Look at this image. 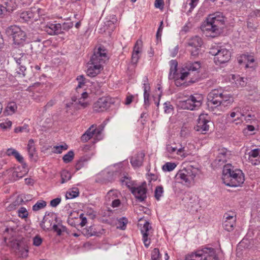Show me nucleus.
I'll return each instance as SVG.
<instances>
[{
  "label": "nucleus",
  "instance_id": "26",
  "mask_svg": "<svg viewBox=\"0 0 260 260\" xmlns=\"http://www.w3.org/2000/svg\"><path fill=\"white\" fill-rule=\"evenodd\" d=\"M27 36L29 39L34 42H40L42 41V37L39 35L36 29H33L31 28L27 29Z\"/></svg>",
  "mask_w": 260,
  "mask_h": 260
},
{
  "label": "nucleus",
  "instance_id": "29",
  "mask_svg": "<svg viewBox=\"0 0 260 260\" xmlns=\"http://www.w3.org/2000/svg\"><path fill=\"white\" fill-rule=\"evenodd\" d=\"M1 2L2 6L9 12H12L16 8V0H1Z\"/></svg>",
  "mask_w": 260,
  "mask_h": 260
},
{
  "label": "nucleus",
  "instance_id": "43",
  "mask_svg": "<svg viewBox=\"0 0 260 260\" xmlns=\"http://www.w3.org/2000/svg\"><path fill=\"white\" fill-rule=\"evenodd\" d=\"M74 151L73 150H70L63 156L62 159L65 163H69L72 161L74 158Z\"/></svg>",
  "mask_w": 260,
  "mask_h": 260
},
{
  "label": "nucleus",
  "instance_id": "37",
  "mask_svg": "<svg viewBox=\"0 0 260 260\" xmlns=\"http://www.w3.org/2000/svg\"><path fill=\"white\" fill-rule=\"evenodd\" d=\"M61 183H64L71 179L72 175L71 173L66 170H63L61 172Z\"/></svg>",
  "mask_w": 260,
  "mask_h": 260
},
{
  "label": "nucleus",
  "instance_id": "34",
  "mask_svg": "<svg viewBox=\"0 0 260 260\" xmlns=\"http://www.w3.org/2000/svg\"><path fill=\"white\" fill-rule=\"evenodd\" d=\"M27 151L30 158L32 159L36 154V148L34 146V141L30 139L27 144Z\"/></svg>",
  "mask_w": 260,
  "mask_h": 260
},
{
  "label": "nucleus",
  "instance_id": "24",
  "mask_svg": "<svg viewBox=\"0 0 260 260\" xmlns=\"http://www.w3.org/2000/svg\"><path fill=\"white\" fill-rule=\"evenodd\" d=\"M192 105L194 107V110L198 109L202 104L203 96L201 94L196 93L189 97Z\"/></svg>",
  "mask_w": 260,
  "mask_h": 260
},
{
  "label": "nucleus",
  "instance_id": "48",
  "mask_svg": "<svg viewBox=\"0 0 260 260\" xmlns=\"http://www.w3.org/2000/svg\"><path fill=\"white\" fill-rule=\"evenodd\" d=\"M148 78L146 76H145L143 78V88H144V94H149V92L150 89V87L149 84L148 83Z\"/></svg>",
  "mask_w": 260,
  "mask_h": 260
},
{
  "label": "nucleus",
  "instance_id": "23",
  "mask_svg": "<svg viewBox=\"0 0 260 260\" xmlns=\"http://www.w3.org/2000/svg\"><path fill=\"white\" fill-rule=\"evenodd\" d=\"M241 57L242 60L247 61L245 66L246 68L255 69L257 67V63L255 61L254 56L248 54H243L241 56Z\"/></svg>",
  "mask_w": 260,
  "mask_h": 260
},
{
  "label": "nucleus",
  "instance_id": "25",
  "mask_svg": "<svg viewBox=\"0 0 260 260\" xmlns=\"http://www.w3.org/2000/svg\"><path fill=\"white\" fill-rule=\"evenodd\" d=\"M249 159L254 165L260 164V149H255L249 153Z\"/></svg>",
  "mask_w": 260,
  "mask_h": 260
},
{
  "label": "nucleus",
  "instance_id": "13",
  "mask_svg": "<svg viewBox=\"0 0 260 260\" xmlns=\"http://www.w3.org/2000/svg\"><path fill=\"white\" fill-rule=\"evenodd\" d=\"M146 185V183L144 182L142 185L137 187H133L131 188L132 193L135 196L136 198L141 202L144 201L147 197V189L145 187Z\"/></svg>",
  "mask_w": 260,
  "mask_h": 260
},
{
  "label": "nucleus",
  "instance_id": "41",
  "mask_svg": "<svg viewBox=\"0 0 260 260\" xmlns=\"http://www.w3.org/2000/svg\"><path fill=\"white\" fill-rule=\"evenodd\" d=\"M46 205V202L44 201H38L32 206V210L34 211H39L45 207Z\"/></svg>",
  "mask_w": 260,
  "mask_h": 260
},
{
  "label": "nucleus",
  "instance_id": "40",
  "mask_svg": "<svg viewBox=\"0 0 260 260\" xmlns=\"http://www.w3.org/2000/svg\"><path fill=\"white\" fill-rule=\"evenodd\" d=\"M99 232H98L95 230V228L94 226H90L88 229H86L85 235L88 237H91L92 236H99Z\"/></svg>",
  "mask_w": 260,
  "mask_h": 260
},
{
  "label": "nucleus",
  "instance_id": "61",
  "mask_svg": "<svg viewBox=\"0 0 260 260\" xmlns=\"http://www.w3.org/2000/svg\"><path fill=\"white\" fill-rule=\"evenodd\" d=\"M61 202V198H56L50 202V205L53 207H56Z\"/></svg>",
  "mask_w": 260,
  "mask_h": 260
},
{
  "label": "nucleus",
  "instance_id": "36",
  "mask_svg": "<svg viewBox=\"0 0 260 260\" xmlns=\"http://www.w3.org/2000/svg\"><path fill=\"white\" fill-rule=\"evenodd\" d=\"M167 150L168 152L170 153H174L175 152H177L176 153L178 155H182V152L185 151L184 147H181L179 149H177L175 147H173L170 145H168L167 146Z\"/></svg>",
  "mask_w": 260,
  "mask_h": 260
},
{
  "label": "nucleus",
  "instance_id": "22",
  "mask_svg": "<svg viewBox=\"0 0 260 260\" xmlns=\"http://www.w3.org/2000/svg\"><path fill=\"white\" fill-rule=\"evenodd\" d=\"M142 46V41L139 40H138L134 47L133 52L132 55V62L134 64L137 63L139 60V53L141 52Z\"/></svg>",
  "mask_w": 260,
  "mask_h": 260
},
{
  "label": "nucleus",
  "instance_id": "51",
  "mask_svg": "<svg viewBox=\"0 0 260 260\" xmlns=\"http://www.w3.org/2000/svg\"><path fill=\"white\" fill-rule=\"evenodd\" d=\"M160 254L158 248H154L151 253V260H159Z\"/></svg>",
  "mask_w": 260,
  "mask_h": 260
},
{
  "label": "nucleus",
  "instance_id": "44",
  "mask_svg": "<svg viewBox=\"0 0 260 260\" xmlns=\"http://www.w3.org/2000/svg\"><path fill=\"white\" fill-rule=\"evenodd\" d=\"M163 192L164 189L162 186H157L156 187L154 191V197L157 201H159L160 200V198L162 196Z\"/></svg>",
  "mask_w": 260,
  "mask_h": 260
},
{
  "label": "nucleus",
  "instance_id": "4",
  "mask_svg": "<svg viewBox=\"0 0 260 260\" xmlns=\"http://www.w3.org/2000/svg\"><path fill=\"white\" fill-rule=\"evenodd\" d=\"M6 34L12 38L14 43L18 46L23 45L26 38V34L20 27L11 25L6 29Z\"/></svg>",
  "mask_w": 260,
  "mask_h": 260
},
{
  "label": "nucleus",
  "instance_id": "42",
  "mask_svg": "<svg viewBox=\"0 0 260 260\" xmlns=\"http://www.w3.org/2000/svg\"><path fill=\"white\" fill-rule=\"evenodd\" d=\"M128 220L126 218L123 217L118 220L117 228L124 230L126 228Z\"/></svg>",
  "mask_w": 260,
  "mask_h": 260
},
{
  "label": "nucleus",
  "instance_id": "60",
  "mask_svg": "<svg viewBox=\"0 0 260 260\" xmlns=\"http://www.w3.org/2000/svg\"><path fill=\"white\" fill-rule=\"evenodd\" d=\"M163 21H161L160 23V25L159 26V27L157 29V32H156V39L158 40L159 38H160L161 37V32H162V28H163Z\"/></svg>",
  "mask_w": 260,
  "mask_h": 260
},
{
  "label": "nucleus",
  "instance_id": "6",
  "mask_svg": "<svg viewBox=\"0 0 260 260\" xmlns=\"http://www.w3.org/2000/svg\"><path fill=\"white\" fill-rule=\"evenodd\" d=\"M213 125L210 117L207 114L202 113L198 118V122L194 129L196 131L205 134L209 130V128Z\"/></svg>",
  "mask_w": 260,
  "mask_h": 260
},
{
  "label": "nucleus",
  "instance_id": "57",
  "mask_svg": "<svg viewBox=\"0 0 260 260\" xmlns=\"http://www.w3.org/2000/svg\"><path fill=\"white\" fill-rule=\"evenodd\" d=\"M117 21V19L116 18L115 15H112L111 19L107 20L106 22H105V24L106 26H111V25H113Z\"/></svg>",
  "mask_w": 260,
  "mask_h": 260
},
{
  "label": "nucleus",
  "instance_id": "9",
  "mask_svg": "<svg viewBox=\"0 0 260 260\" xmlns=\"http://www.w3.org/2000/svg\"><path fill=\"white\" fill-rule=\"evenodd\" d=\"M202 44V40L199 36H194L189 40L188 45L191 47L190 52L193 58H196L199 54Z\"/></svg>",
  "mask_w": 260,
  "mask_h": 260
},
{
  "label": "nucleus",
  "instance_id": "18",
  "mask_svg": "<svg viewBox=\"0 0 260 260\" xmlns=\"http://www.w3.org/2000/svg\"><path fill=\"white\" fill-rule=\"evenodd\" d=\"M151 229L152 227L148 221H146L141 229V232L143 235V242L146 247H148L150 244V240L148 239V237Z\"/></svg>",
  "mask_w": 260,
  "mask_h": 260
},
{
  "label": "nucleus",
  "instance_id": "31",
  "mask_svg": "<svg viewBox=\"0 0 260 260\" xmlns=\"http://www.w3.org/2000/svg\"><path fill=\"white\" fill-rule=\"evenodd\" d=\"M214 98H224V94L222 92L221 89H214L212 90L207 95V99L213 100Z\"/></svg>",
  "mask_w": 260,
  "mask_h": 260
},
{
  "label": "nucleus",
  "instance_id": "46",
  "mask_svg": "<svg viewBox=\"0 0 260 260\" xmlns=\"http://www.w3.org/2000/svg\"><path fill=\"white\" fill-rule=\"evenodd\" d=\"M81 98L78 99L77 102L76 103H72V105H74L75 108L77 109H80L81 107L82 108H86L88 105L87 102H83L81 101Z\"/></svg>",
  "mask_w": 260,
  "mask_h": 260
},
{
  "label": "nucleus",
  "instance_id": "15",
  "mask_svg": "<svg viewBox=\"0 0 260 260\" xmlns=\"http://www.w3.org/2000/svg\"><path fill=\"white\" fill-rule=\"evenodd\" d=\"M231 52L225 49L220 48L219 51L216 57H214V60L216 64H221L228 62L231 58Z\"/></svg>",
  "mask_w": 260,
  "mask_h": 260
},
{
  "label": "nucleus",
  "instance_id": "21",
  "mask_svg": "<svg viewBox=\"0 0 260 260\" xmlns=\"http://www.w3.org/2000/svg\"><path fill=\"white\" fill-rule=\"evenodd\" d=\"M145 154L140 152L132 156L131 158V164L134 168H139L143 162Z\"/></svg>",
  "mask_w": 260,
  "mask_h": 260
},
{
  "label": "nucleus",
  "instance_id": "39",
  "mask_svg": "<svg viewBox=\"0 0 260 260\" xmlns=\"http://www.w3.org/2000/svg\"><path fill=\"white\" fill-rule=\"evenodd\" d=\"M79 190L77 188H74L72 190H69L67 192L66 197L67 199H72L77 197L79 196Z\"/></svg>",
  "mask_w": 260,
  "mask_h": 260
},
{
  "label": "nucleus",
  "instance_id": "59",
  "mask_svg": "<svg viewBox=\"0 0 260 260\" xmlns=\"http://www.w3.org/2000/svg\"><path fill=\"white\" fill-rule=\"evenodd\" d=\"M12 125V122L10 120L0 123V126L3 129H7Z\"/></svg>",
  "mask_w": 260,
  "mask_h": 260
},
{
  "label": "nucleus",
  "instance_id": "49",
  "mask_svg": "<svg viewBox=\"0 0 260 260\" xmlns=\"http://www.w3.org/2000/svg\"><path fill=\"white\" fill-rule=\"evenodd\" d=\"M68 148V146L67 144L59 145V146H55L53 147L54 151L53 152L55 153H61L63 150H67Z\"/></svg>",
  "mask_w": 260,
  "mask_h": 260
},
{
  "label": "nucleus",
  "instance_id": "14",
  "mask_svg": "<svg viewBox=\"0 0 260 260\" xmlns=\"http://www.w3.org/2000/svg\"><path fill=\"white\" fill-rule=\"evenodd\" d=\"M183 200L186 203V207L192 211H197L199 207V198L194 194L188 193Z\"/></svg>",
  "mask_w": 260,
  "mask_h": 260
},
{
  "label": "nucleus",
  "instance_id": "45",
  "mask_svg": "<svg viewBox=\"0 0 260 260\" xmlns=\"http://www.w3.org/2000/svg\"><path fill=\"white\" fill-rule=\"evenodd\" d=\"M176 167V165L174 162H167L162 167V169L165 171H172Z\"/></svg>",
  "mask_w": 260,
  "mask_h": 260
},
{
  "label": "nucleus",
  "instance_id": "58",
  "mask_svg": "<svg viewBox=\"0 0 260 260\" xmlns=\"http://www.w3.org/2000/svg\"><path fill=\"white\" fill-rule=\"evenodd\" d=\"M18 161H19L20 163L22 164V165H26V164L24 161V158L21 156L19 153L17 151L15 153V154L13 156Z\"/></svg>",
  "mask_w": 260,
  "mask_h": 260
},
{
  "label": "nucleus",
  "instance_id": "54",
  "mask_svg": "<svg viewBox=\"0 0 260 260\" xmlns=\"http://www.w3.org/2000/svg\"><path fill=\"white\" fill-rule=\"evenodd\" d=\"M164 111L166 113H170L173 110V106L171 104L170 102H167L164 104Z\"/></svg>",
  "mask_w": 260,
  "mask_h": 260
},
{
  "label": "nucleus",
  "instance_id": "63",
  "mask_svg": "<svg viewBox=\"0 0 260 260\" xmlns=\"http://www.w3.org/2000/svg\"><path fill=\"white\" fill-rule=\"evenodd\" d=\"M250 16L251 17L260 18V10L256 9L252 11L250 13Z\"/></svg>",
  "mask_w": 260,
  "mask_h": 260
},
{
  "label": "nucleus",
  "instance_id": "1",
  "mask_svg": "<svg viewBox=\"0 0 260 260\" xmlns=\"http://www.w3.org/2000/svg\"><path fill=\"white\" fill-rule=\"evenodd\" d=\"M225 26V17L221 12H217L208 15L201 26V30L214 38L222 32Z\"/></svg>",
  "mask_w": 260,
  "mask_h": 260
},
{
  "label": "nucleus",
  "instance_id": "47",
  "mask_svg": "<svg viewBox=\"0 0 260 260\" xmlns=\"http://www.w3.org/2000/svg\"><path fill=\"white\" fill-rule=\"evenodd\" d=\"M32 11L34 12V20H37L38 17L43 15V10L40 8H37L36 7L31 8Z\"/></svg>",
  "mask_w": 260,
  "mask_h": 260
},
{
  "label": "nucleus",
  "instance_id": "27",
  "mask_svg": "<svg viewBox=\"0 0 260 260\" xmlns=\"http://www.w3.org/2000/svg\"><path fill=\"white\" fill-rule=\"evenodd\" d=\"M207 99V105L209 110L213 111L214 108L218 107L221 105H223L224 98H215L213 100Z\"/></svg>",
  "mask_w": 260,
  "mask_h": 260
},
{
  "label": "nucleus",
  "instance_id": "28",
  "mask_svg": "<svg viewBox=\"0 0 260 260\" xmlns=\"http://www.w3.org/2000/svg\"><path fill=\"white\" fill-rule=\"evenodd\" d=\"M92 66H90L86 71L87 75L93 77L99 74L101 71L103 69V67L100 65H94L91 64Z\"/></svg>",
  "mask_w": 260,
  "mask_h": 260
},
{
  "label": "nucleus",
  "instance_id": "53",
  "mask_svg": "<svg viewBox=\"0 0 260 260\" xmlns=\"http://www.w3.org/2000/svg\"><path fill=\"white\" fill-rule=\"evenodd\" d=\"M52 229L53 231L57 233V235L58 236H60L62 234V232H64L66 230V228L63 225H61V229L59 228L58 225L56 224H54L53 225Z\"/></svg>",
  "mask_w": 260,
  "mask_h": 260
},
{
  "label": "nucleus",
  "instance_id": "11",
  "mask_svg": "<svg viewBox=\"0 0 260 260\" xmlns=\"http://www.w3.org/2000/svg\"><path fill=\"white\" fill-rule=\"evenodd\" d=\"M233 177H232L230 181L228 182L225 184L226 186L231 187H237L241 186L245 180L244 175L241 170L235 169Z\"/></svg>",
  "mask_w": 260,
  "mask_h": 260
},
{
  "label": "nucleus",
  "instance_id": "19",
  "mask_svg": "<svg viewBox=\"0 0 260 260\" xmlns=\"http://www.w3.org/2000/svg\"><path fill=\"white\" fill-rule=\"evenodd\" d=\"M234 173V170L231 164H228L224 166L222 177V181L224 184H225L228 182L230 181V180L232 177H233Z\"/></svg>",
  "mask_w": 260,
  "mask_h": 260
},
{
  "label": "nucleus",
  "instance_id": "52",
  "mask_svg": "<svg viewBox=\"0 0 260 260\" xmlns=\"http://www.w3.org/2000/svg\"><path fill=\"white\" fill-rule=\"evenodd\" d=\"M18 216L22 218H25L28 216L27 211L24 207H21L18 210Z\"/></svg>",
  "mask_w": 260,
  "mask_h": 260
},
{
  "label": "nucleus",
  "instance_id": "55",
  "mask_svg": "<svg viewBox=\"0 0 260 260\" xmlns=\"http://www.w3.org/2000/svg\"><path fill=\"white\" fill-rule=\"evenodd\" d=\"M94 125L93 124L87 129V130L85 132V134L86 136H88L91 138L94 134Z\"/></svg>",
  "mask_w": 260,
  "mask_h": 260
},
{
  "label": "nucleus",
  "instance_id": "12",
  "mask_svg": "<svg viewBox=\"0 0 260 260\" xmlns=\"http://www.w3.org/2000/svg\"><path fill=\"white\" fill-rule=\"evenodd\" d=\"M225 220L223 221L222 226L228 232L233 230L236 224V217L234 213H226L223 216Z\"/></svg>",
  "mask_w": 260,
  "mask_h": 260
},
{
  "label": "nucleus",
  "instance_id": "17",
  "mask_svg": "<svg viewBox=\"0 0 260 260\" xmlns=\"http://www.w3.org/2000/svg\"><path fill=\"white\" fill-rule=\"evenodd\" d=\"M218 152L214 162L217 165L221 166L227 161V159L231 155L230 151L225 148H221L218 149Z\"/></svg>",
  "mask_w": 260,
  "mask_h": 260
},
{
  "label": "nucleus",
  "instance_id": "56",
  "mask_svg": "<svg viewBox=\"0 0 260 260\" xmlns=\"http://www.w3.org/2000/svg\"><path fill=\"white\" fill-rule=\"evenodd\" d=\"M42 243V239L40 236H36L33 238V244L36 246H39Z\"/></svg>",
  "mask_w": 260,
  "mask_h": 260
},
{
  "label": "nucleus",
  "instance_id": "38",
  "mask_svg": "<svg viewBox=\"0 0 260 260\" xmlns=\"http://www.w3.org/2000/svg\"><path fill=\"white\" fill-rule=\"evenodd\" d=\"M17 109V104L15 102H10L6 107V111L8 114L12 115L14 113Z\"/></svg>",
  "mask_w": 260,
  "mask_h": 260
},
{
  "label": "nucleus",
  "instance_id": "20",
  "mask_svg": "<svg viewBox=\"0 0 260 260\" xmlns=\"http://www.w3.org/2000/svg\"><path fill=\"white\" fill-rule=\"evenodd\" d=\"M234 173V170L231 164H228L224 166L222 177V181L224 184H225L228 182L230 181V180L232 177H233Z\"/></svg>",
  "mask_w": 260,
  "mask_h": 260
},
{
  "label": "nucleus",
  "instance_id": "35",
  "mask_svg": "<svg viewBox=\"0 0 260 260\" xmlns=\"http://www.w3.org/2000/svg\"><path fill=\"white\" fill-rule=\"evenodd\" d=\"M179 105L183 109L194 110V107L192 105L189 98L186 100L180 102Z\"/></svg>",
  "mask_w": 260,
  "mask_h": 260
},
{
  "label": "nucleus",
  "instance_id": "64",
  "mask_svg": "<svg viewBox=\"0 0 260 260\" xmlns=\"http://www.w3.org/2000/svg\"><path fill=\"white\" fill-rule=\"evenodd\" d=\"M144 100L145 108L147 109V107L150 105L149 94H144Z\"/></svg>",
  "mask_w": 260,
  "mask_h": 260
},
{
  "label": "nucleus",
  "instance_id": "32",
  "mask_svg": "<svg viewBox=\"0 0 260 260\" xmlns=\"http://www.w3.org/2000/svg\"><path fill=\"white\" fill-rule=\"evenodd\" d=\"M34 12L32 11L31 8L28 11H24L20 14V19L23 21H28L31 19L34 20Z\"/></svg>",
  "mask_w": 260,
  "mask_h": 260
},
{
  "label": "nucleus",
  "instance_id": "16",
  "mask_svg": "<svg viewBox=\"0 0 260 260\" xmlns=\"http://www.w3.org/2000/svg\"><path fill=\"white\" fill-rule=\"evenodd\" d=\"M43 30L51 36L64 34V31H61L60 23H48L43 27Z\"/></svg>",
  "mask_w": 260,
  "mask_h": 260
},
{
  "label": "nucleus",
  "instance_id": "7",
  "mask_svg": "<svg viewBox=\"0 0 260 260\" xmlns=\"http://www.w3.org/2000/svg\"><path fill=\"white\" fill-rule=\"evenodd\" d=\"M114 103V99L110 96L102 97L94 103L93 109L96 112H104L108 109Z\"/></svg>",
  "mask_w": 260,
  "mask_h": 260
},
{
  "label": "nucleus",
  "instance_id": "30",
  "mask_svg": "<svg viewBox=\"0 0 260 260\" xmlns=\"http://www.w3.org/2000/svg\"><path fill=\"white\" fill-rule=\"evenodd\" d=\"M116 173L111 171H104L102 172L103 176V181L104 183H107L109 182L113 181L115 179Z\"/></svg>",
  "mask_w": 260,
  "mask_h": 260
},
{
  "label": "nucleus",
  "instance_id": "5",
  "mask_svg": "<svg viewBox=\"0 0 260 260\" xmlns=\"http://www.w3.org/2000/svg\"><path fill=\"white\" fill-rule=\"evenodd\" d=\"M197 175L196 171L191 169H183L180 170L176 175V180L187 186H190L194 181Z\"/></svg>",
  "mask_w": 260,
  "mask_h": 260
},
{
  "label": "nucleus",
  "instance_id": "3",
  "mask_svg": "<svg viewBox=\"0 0 260 260\" xmlns=\"http://www.w3.org/2000/svg\"><path fill=\"white\" fill-rule=\"evenodd\" d=\"M184 260H219V259L213 248H204L186 255Z\"/></svg>",
  "mask_w": 260,
  "mask_h": 260
},
{
  "label": "nucleus",
  "instance_id": "33",
  "mask_svg": "<svg viewBox=\"0 0 260 260\" xmlns=\"http://www.w3.org/2000/svg\"><path fill=\"white\" fill-rule=\"evenodd\" d=\"M170 69L169 78L170 79L175 78V73L177 72L178 62L176 60H171L170 61Z\"/></svg>",
  "mask_w": 260,
  "mask_h": 260
},
{
  "label": "nucleus",
  "instance_id": "62",
  "mask_svg": "<svg viewBox=\"0 0 260 260\" xmlns=\"http://www.w3.org/2000/svg\"><path fill=\"white\" fill-rule=\"evenodd\" d=\"M84 161H85L82 160V159H80L78 161L75 166L76 171L79 170L84 166Z\"/></svg>",
  "mask_w": 260,
  "mask_h": 260
},
{
  "label": "nucleus",
  "instance_id": "8",
  "mask_svg": "<svg viewBox=\"0 0 260 260\" xmlns=\"http://www.w3.org/2000/svg\"><path fill=\"white\" fill-rule=\"evenodd\" d=\"M13 57L18 65L16 73L24 76L26 69V65L27 63V55L23 53H14Z\"/></svg>",
  "mask_w": 260,
  "mask_h": 260
},
{
  "label": "nucleus",
  "instance_id": "50",
  "mask_svg": "<svg viewBox=\"0 0 260 260\" xmlns=\"http://www.w3.org/2000/svg\"><path fill=\"white\" fill-rule=\"evenodd\" d=\"M73 22H64L61 24V31H68L73 26Z\"/></svg>",
  "mask_w": 260,
  "mask_h": 260
},
{
  "label": "nucleus",
  "instance_id": "10",
  "mask_svg": "<svg viewBox=\"0 0 260 260\" xmlns=\"http://www.w3.org/2000/svg\"><path fill=\"white\" fill-rule=\"evenodd\" d=\"M107 59L106 50L102 47H99L96 51H94L93 54L90 58L91 64L100 65L104 63Z\"/></svg>",
  "mask_w": 260,
  "mask_h": 260
},
{
  "label": "nucleus",
  "instance_id": "2",
  "mask_svg": "<svg viewBox=\"0 0 260 260\" xmlns=\"http://www.w3.org/2000/svg\"><path fill=\"white\" fill-rule=\"evenodd\" d=\"M200 68L201 63L199 61H188L184 64V67L182 68L180 78L183 81L186 77L190 76L191 74H193L192 77H190L188 82L193 83L198 82L200 78L199 74Z\"/></svg>",
  "mask_w": 260,
  "mask_h": 260
}]
</instances>
